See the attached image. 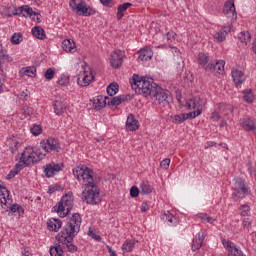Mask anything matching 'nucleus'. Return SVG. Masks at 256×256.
Wrapping results in <instances>:
<instances>
[{
    "instance_id": "f257e3e1",
    "label": "nucleus",
    "mask_w": 256,
    "mask_h": 256,
    "mask_svg": "<svg viewBox=\"0 0 256 256\" xmlns=\"http://www.w3.org/2000/svg\"><path fill=\"white\" fill-rule=\"evenodd\" d=\"M72 171L77 181L82 180L84 187H86L81 194L82 201L87 203V205H99V202L101 201V190L97 186V178L93 176V170L85 165H82L76 166Z\"/></svg>"
},
{
    "instance_id": "f03ea898",
    "label": "nucleus",
    "mask_w": 256,
    "mask_h": 256,
    "mask_svg": "<svg viewBox=\"0 0 256 256\" xmlns=\"http://www.w3.org/2000/svg\"><path fill=\"white\" fill-rule=\"evenodd\" d=\"M130 84L135 93L143 95V97H153L158 105H161V103H169V100H167L169 94L153 82V79L147 80L145 77H139V75L134 74Z\"/></svg>"
},
{
    "instance_id": "7ed1b4c3",
    "label": "nucleus",
    "mask_w": 256,
    "mask_h": 256,
    "mask_svg": "<svg viewBox=\"0 0 256 256\" xmlns=\"http://www.w3.org/2000/svg\"><path fill=\"white\" fill-rule=\"evenodd\" d=\"M81 215L75 213L63 227L62 231L56 235L58 243L67 246L69 253H76L77 246L73 244V238L81 231Z\"/></svg>"
},
{
    "instance_id": "20e7f679",
    "label": "nucleus",
    "mask_w": 256,
    "mask_h": 256,
    "mask_svg": "<svg viewBox=\"0 0 256 256\" xmlns=\"http://www.w3.org/2000/svg\"><path fill=\"white\" fill-rule=\"evenodd\" d=\"M41 159H45V154L41 153L39 150L34 151L31 147H26L21 154L19 163L23 166L35 165V163H39Z\"/></svg>"
},
{
    "instance_id": "39448f33",
    "label": "nucleus",
    "mask_w": 256,
    "mask_h": 256,
    "mask_svg": "<svg viewBox=\"0 0 256 256\" xmlns=\"http://www.w3.org/2000/svg\"><path fill=\"white\" fill-rule=\"evenodd\" d=\"M73 209V194L68 193L62 196L57 206H54V211L60 214V217H67Z\"/></svg>"
},
{
    "instance_id": "423d86ee",
    "label": "nucleus",
    "mask_w": 256,
    "mask_h": 256,
    "mask_svg": "<svg viewBox=\"0 0 256 256\" xmlns=\"http://www.w3.org/2000/svg\"><path fill=\"white\" fill-rule=\"evenodd\" d=\"M250 194L251 190L245 186V180L243 178H236L234 183V192L232 193L233 201L245 199V197Z\"/></svg>"
},
{
    "instance_id": "0eeeda50",
    "label": "nucleus",
    "mask_w": 256,
    "mask_h": 256,
    "mask_svg": "<svg viewBox=\"0 0 256 256\" xmlns=\"http://www.w3.org/2000/svg\"><path fill=\"white\" fill-rule=\"evenodd\" d=\"M40 146L46 153H51L52 151L59 153L61 151V144H59V140L56 138H48L46 140H42L40 142Z\"/></svg>"
},
{
    "instance_id": "6e6552de",
    "label": "nucleus",
    "mask_w": 256,
    "mask_h": 256,
    "mask_svg": "<svg viewBox=\"0 0 256 256\" xmlns=\"http://www.w3.org/2000/svg\"><path fill=\"white\" fill-rule=\"evenodd\" d=\"M125 101H129V96L120 95L112 98L106 96L104 98V104L96 107L97 109H103V107H106V105H108L109 107H111V105L112 107H115L121 105Z\"/></svg>"
},
{
    "instance_id": "1a4fd4ad",
    "label": "nucleus",
    "mask_w": 256,
    "mask_h": 256,
    "mask_svg": "<svg viewBox=\"0 0 256 256\" xmlns=\"http://www.w3.org/2000/svg\"><path fill=\"white\" fill-rule=\"evenodd\" d=\"M93 79H95V76H93L91 68H88V70H84L83 74L78 77L77 83L80 87H89L93 82Z\"/></svg>"
},
{
    "instance_id": "9d476101",
    "label": "nucleus",
    "mask_w": 256,
    "mask_h": 256,
    "mask_svg": "<svg viewBox=\"0 0 256 256\" xmlns=\"http://www.w3.org/2000/svg\"><path fill=\"white\" fill-rule=\"evenodd\" d=\"M223 13L227 19L232 21L237 20V10L235 9V2L226 1L223 8Z\"/></svg>"
},
{
    "instance_id": "9b49d317",
    "label": "nucleus",
    "mask_w": 256,
    "mask_h": 256,
    "mask_svg": "<svg viewBox=\"0 0 256 256\" xmlns=\"http://www.w3.org/2000/svg\"><path fill=\"white\" fill-rule=\"evenodd\" d=\"M63 163H55L51 162L49 164H46L44 166V173L46 177H53L56 173H59V171H63Z\"/></svg>"
},
{
    "instance_id": "f8f14e48",
    "label": "nucleus",
    "mask_w": 256,
    "mask_h": 256,
    "mask_svg": "<svg viewBox=\"0 0 256 256\" xmlns=\"http://www.w3.org/2000/svg\"><path fill=\"white\" fill-rule=\"evenodd\" d=\"M205 71H209L210 73H219V75H221L223 71H225V61L220 60L215 63H208L205 67Z\"/></svg>"
},
{
    "instance_id": "ddd939ff",
    "label": "nucleus",
    "mask_w": 256,
    "mask_h": 256,
    "mask_svg": "<svg viewBox=\"0 0 256 256\" xmlns=\"http://www.w3.org/2000/svg\"><path fill=\"white\" fill-rule=\"evenodd\" d=\"M69 5L75 13H82V15H87V12L89 11L87 6L83 4V0H70Z\"/></svg>"
},
{
    "instance_id": "4468645a",
    "label": "nucleus",
    "mask_w": 256,
    "mask_h": 256,
    "mask_svg": "<svg viewBox=\"0 0 256 256\" xmlns=\"http://www.w3.org/2000/svg\"><path fill=\"white\" fill-rule=\"evenodd\" d=\"M110 63L114 69H119L123 65V52L116 50L110 55Z\"/></svg>"
},
{
    "instance_id": "2eb2a0df",
    "label": "nucleus",
    "mask_w": 256,
    "mask_h": 256,
    "mask_svg": "<svg viewBox=\"0 0 256 256\" xmlns=\"http://www.w3.org/2000/svg\"><path fill=\"white\" fill-rule=\"evenodd\" d=\"M205 237H207V232L205 230L198 232L195 239L192 241V251H199V249H201Z\"/></svg>"
},
{
    "instance_id": "dca6fc26",
    "label": "nucleus",
    "mask_w": 256,
    "mask_h": 256,
    "mask_svg": "<svg viewBox=\"0 0 256 256\" xmlns=\"http://www.w3.org/2000/svg\"><path fill=\"white\" fill-rule=\"evenodd\" d=\"M207 105V100L203 98H194L187 101L188 109H196L203 111V107Z\"/></svg>"
},
{
    "instance_id": "f3484780",
    "label": "nucleus",
    "mask_w": 256,
    "mask_h": 256,
    "mask_svg": "<svg viewBox=\"0 0 256 256\" xmlns=\"http://www.w3.org/2000/svg\"><path fill=\"white\" fill-rule=\"evenodd\" d=\"M240 125L245 131H256V121L253 118L240 119Z\"/></svg>"
},
{
    "instance_id": "a211bd4d",
    "label": "nucleus",
    "mask_w": 256,
    "mask_h": 256,
    "mask_svg": "<svg viewBox=\"0 0 256 256\" xmlns=\"http://www.w3.org/2000/svg\"><path fill=\"white\" fill-rule=\"evenodd\" d=\"M231 75L235 85L237 86L242 85V83L245 81V73L237 68L232 69Z\"/></svg>"
},
{
    "instance_id": "6ab92c4d",
    "label": "nucleus",
    "mask_w": 256,
    "mask_h": 256,
    "mask_svg": "<svg viewBox=\"0 0 256 256\" xmlns=\"http://www.w3.org/2000/svg\"><path fill=\"white\" fill-rule=\"evenodd\" d=\"M13 15H19L22 17H32V15H37L35 11H33V8L29 7V5H24L19 8V10H16L13 12Z\"/></svg>"
},
{
    "instance_id": "aec40b11",
    "label": "nucleus",
    "mask_w": 256,
    "mask_h": 256,
    "mask_svg": "<svg viewBox=\"0 0 256 256\" xmlns=\"http://www.w3.org/2000/svg\"><path fill=\"white\" fill-rule=\"evenodd\" d=\"M126 129L128 131H137V129H139V121L135 119V115H128L126 120Z\"/></svg>"
},
{
    "instance_id": "412c9836",
    "label": "nucleus",
    "mask_w": 256,
    "mask_h": 256,
    "mask_svg": "<svg viewBox=\"0 0 256 256\" xmlns=\"http://www.w3.org/2000/svg\"><path fill=\"white\" fill-rule=\"evenodd\" d=\"M153 57V50L149 47H145L138 51L139 61H149Z\"/></svg>"
},
{
    "instance_id": "4be33fe9",
    "label": "nucleus",
    "mask_w": 256,
    "mask_h": 256,
    "mask_svg": "<svg viewBox=\"0 0 256 256\" xmlns=\"http://www.w3.org/2000/svg\"><path fill=\"white\" fill-rule=\"evenodd\" d=\"M62 49L66 53H75L77 51V47L75 46V41L71 39H66L62 41Z\"/></svg>"
},
{
    "instance_id": "5701e85b",
    "label": "nucleus",
    "mask_w": 256,
    "mask_h": 256,
    "mask_svg": "<svg viewBox=\"0 0 256 256\" xmlns=\"http://www.w3.org/2000/svg\"><path fill=\"white\" fill-rule=\"evenodd\" d=\"M3 61H8V63H11V61H13V58L11 56H9V54H7V50H5L3 48V44H0V71H1V73H5V71L3 70V66L1 65V63H3Z\"/></svg>"
},
{
    "instance_id": "b1692460",
    "label": "nucleus",
    "mask_w": 256,
    "mask_h": 256,
    "mask_svg": "<svg viewBox=\"0 0 256 256\" xmlns=\"http://www.w3.org/2000/svg\"><path fill=\"white\" fill-rule=\"evenodd\" d=\"M62 222L59 219L56 218H50L47 222V228L50 231H54L55 233H57V231H59V229H61L62 226Z\"/></svg>"
},
{
    "instance_id": "393cba45",
    "label": "nucleus",
    "mask_w": 256,
    "mask_h": 256,
    "mask_svg": "<svg viewBox=\"0 0 256 256\" xmlns=\"http://www.w3.org/2000/svg\"><path fill=\"white\" fill-rule=\"evenodd\" d=\"M11 201L9 196V190L7 188L0 186V203L1 205H7Z\"/></svg>"
},
{
    "instance_id": "a878e982",
    "label": "nucleus",
    "mask_w": 256,
    "mask_h": 256,
    "mask_svg": "<svg viewBox=\"0 0 256 256\" xmlns=\"http://www.w3.org/2000/svg\"><path fill=\"white\" fill-rule=\"evenodd\" d=\"M32 35L33 37H35L36 39H40L43 40L45 39L46 35H45V30L41 27V26H35L32 28Z\"/></svg>"
},
{
    "instance_id": "bb28decb",
    "label": "nucleus",
    "mask_w": 256,
    "mask_h": 256,
    "mask_svg": "<svg viewBox=\"0 0 256 256\" xmlns=\"http://www.w3.org/2000/svg\"><path fill=\"white\" fill-rule=\"evenodd\" d=\"M54 113L56 115H63V113H65V110L67 109V106L65 104H63V102L56 100L54 102Z\"/></svg>"
},
{
    "instance_id": "cd10ccee",
    "label": "nucleus",
    "mask_w": 256,
    "mask_h": 256,
    "mask_svg": "<svg viewBox=\"0 0 256 256\" xmlns=\"http://www.w3.org/2000/svg\"><path fill=\"white\" fill-rule=\"evenodd\" d=\"M132 5L133 4H131L129 2H126V3H123L120 6H118V11H117V19H118V21H121V19H123V17H124L123 12L127 11L129 9V7H131Z\"/></svg>"
},
{
    "instance_id": "c85d7f7f",
    "label": "nucleus",
    "mask_w": 256,
    "mask_h": 256,
    "mask_svg": "<svg viewBox=\"0 0 256 256\" xmlns=\"http://www.w3.org/2000/svg\"><path fill=\"white\" fill-rule=\"evenodd\" d=\"M137 243V240H126L122 245V250L126 253H131L133 249H135V245Z\"/></svg>"
},
{
    "instance_id": "c756f323",
    "label": "nucleus",
    "mask_w": 256,
    "mask_h": 256,
    "mask_svg": "<svg viewBox=\"0 0 256 256\" xmlns=\"http://www.w3.org/2000/svg\"><path fill=\"white\" fill-rule=\"evenodd\" d=\"M23 164L21 162H18L13 169L9 172V174L6 176V179H13V177H15V175H17V173H19V171H23Z\"/></svg>"
},
{
    "instance_id": "7c9ffc66",
    "label": "nucleus",
    "mask_w": 256,
    "mask_h": 256,
    "mask_svg": "<svg viewBox=\"0 0 256 256\" xmlns=\"http://www.w3.org/2000/svg\"><path fill=\"white\" fill-rule=\"evenodd\" d=\"M142 195H149V193H153V186L148 182H142L140 184Z\"/></svg>"
},
{
    "instance_id": "2f4dec72",
    "label": "nucleus",
    "mask_w": 256,
    "mask_h": 256,
    "mask_svg": "<svg viewBox=\"0 0 256 256\" xmlns=\"http://www.w3.org/2000/svg\"><path fill=\"white\" fill-rule=\"evenodd\" d=\"M49 253L51 256H63V247L61 244H55V246H51Z\"/></svg>"
},
{
    "instance_id": "473e14b6",
    "label": "nucleus",
    "mask_w": 256,
    "mask_h": 256,
    "mask_svg": "<svg viewBox=\"0 0 256 256\" xmlns=\"http://www.w3.org/2000/svg\"><path fill=\"white\" fill-rule=\"evenodd\" d=\"M198 63L201 67H203V69H205V67H207V65H209V55L205 54V53H199L198 54Z\"/></svg>"
},
{
    "instance_id": "72a5a7b5",
    "label": "nucleus",
    "mask_w": 256,
    "mask_h": 256,
    "mask_svg": "<svg viewBox=\"0 0 256 256\" xmlns=\"http://www.w3.org/2000/svg\"><path fill=\"white\" fill-rule=\"evenodd\" d=\"M107 94L110 97H114V95H117V92L119 91V84L116 82H112L106 89Z\"/></svg>"
},
{
    "instance_id": "f704fd0d",
    "label": "nucleus",
    "mask_w": 256,
    "mask_h": 256,
    "mask_svg": "<svg viewBox=\"0 0 256 256\" xmlns=\"http://www.w3.org/2000/svg\"><path fill=\"white\" fill-rule=\"evenodd\" d=\"M8 143L11 153H15V151H17L19 147H21V143H19V141H17V139L15 138H10L8 140Z\"/></svg>"
},
{
    "instance_id": "c9c22d12",
    "label": "nucleus",
    "mask_w": 256,
    "mask_h": 256,
    "mask_svg": "<svg viewBox=\"0 0 256 256\" xmlns=\"http://www.w3.org/2000/svg\"><path fill=\"white\" fill-rule=\"evenodd\" d=\"M238 39L240 42L244 43V45H247V43L251 42V34L249 32H240Z\"/></svg>"
},
{
    "instance_id": "e433bc0d",
    "label": "nucleus",
    "mask_w": 256,
    "mask_h": 256,
    "mask_svg": "<svg viewBox=\"0 0 256 256\" xmlns=\"http://www.w3.org/2000/svg\"><path fill=\"white\" fill-rule=\"evenodd\" d=\"M20 73L26 75V77H35V73H37V68L35 66L27 67L26 69L23 68Z\"/></svg>"
},
{
    "instance_id": "4c0bfd02",
    "label": "nucleus",
    "mask_w": 256,
    "mask_h": 256,
    "mask_svg": "<svg viewBox=\"0 0 256 256\" xmlns=\"http://www.w3.org/2000/svg\"><path fill=\"white\" fill-rule=\"evenodd\" d=\"M243 100L246 102V103H253V99H254V96H253V90L251 89H246L243 91Z\"/></svg>"
},
{
    "instance_id": "58836bf2",
    "label": "nucleus",
    "mask_w": 256,
    "mask_h": 256,
    "mask_svg": "<svg viewBox=\"0 0 256 256\" xmlns=\"http://www.w3.org/2000/svg\"><path fill=\"white\" fill-rule=\"evenodd\" d=\"M57 85H60L61 87H67V85H69V76L61 74L57 80Z\"/></svg>"
},
{
    "instance_id": "ea45409f",
    "label": "nucleus",
    "mask_w": 256,
    "mask_h": 256,
    "mask_svg": "<svg viewBox=\"0 0 256 256\" xmlns=\"http://www.w3.org/2000/svg\"><path fill=\"white\" fill-rule=\"evenodd\" d=\"M30 131H31L32 135H34L35 137H39V135H41V133H43V127L39 124H34L30 128Z\"/></svg>"
},
{
    "instance_id": "a19ab883",
    "label": "nucleus",
    "mask_w": 256,
    "mask_h": 256,
    "mask_svg": "<svg viewBox=\"0 0 256 256\" xmlns=\"http://www.w3.org/2000/svg\"><path fill=\"white\" fill-rule=\"evenodd\" d=\"M10 210L12 213H18V215H23L25 213V209H23V206L19 204L11 205Z\"/></svg>"
},
{
    "instance_id": "79ce46f5",
    "label": "nucleus",
    "mask_w": 256,
    "mask_h": 256,
    "mask_svg": "<svg viewBox=\"0 0 256 256\" xmlns=\"http://www.w3.org/2000/svg\"><path fill=\"white\" fill-rule=\"evenodd\" d=\"M10 41L13 45H19V43L23 41V35H21V33H14Z\"/></svg>"
},
{
    "instance_id": "37998d69",
    "label": "nucleus",
    "mask_w": 256,
    "mask_h": 256,
    "mask_svg": "<svg viewBox=\"0 0 256 256\" xmlns=\"http://www.w3.org/2000/svg\"><path fill=\"white\" fill-rule=\"evenodd\" d=\"M201 113H202V110L198 108V110H195L189 113H184V115L186 116V120H187V119H195V117H199Z\"/></svg>"
},
{
    "instance_id": "c03bdc74",
    "label": "nucleus",
    "mask_w": 256,
    "mask_h": 256,
    "mask_svg": "<svg viewBox=\"0 0 256 256\" xmlns=\"http://www.w3.org/2000/svg\"><path fill=\"white\" fill-rule=\"evenodd\" d=\"M225 37H227V35L225 32H223V30H220L214 34V39H216V41L219 43H223V41H225Z\"/></svg>"
},
{
    "instance_id": "a18cd8bd",
    "label": "nucleus",
    "mask_w": 256,
    "mask_h": 256,
    "mask_svg": "<svg viewBox=\"0 0 256 256\" xmlns=\"http://www.w3.org/2000/svg\"><path fill=\"white\" fill-rule=\"evenodd\" d=\"M44 77L45 79H47L48 81H51V79H53V77H55V69L53 68H48L46 70V72L44 73Z\"/></svg>"
},
{
    "instance_id": "49530a36",
    "label": "nucleus",
    "mask_w": 256,
    "mask_h": 256,
    "mask_svg": "<svg viewBox=\"0 0 256 256\" xmlns=\"http://www.w3.org/2000/svg\"><path fill=\"white\" fill-rule=\"evenodd\" d=\"M183 121H187L185 113L174 116L173 123H176V125H179V123H183Z\"/></svg>"
},
{
    "instance_id": "de8ad7c7",
    "label": "nucleus",
    "mask_w": 256,
    "mask_h": 256,
    "mask_svg": "<svg viewBox=\"0 0 256 256\" xmlns=\"http://www.w3.org/2000/svg\"><path fill=\"white\" fill-rule=\"evenodd\" d=\"M22 111H23V115H25V117H31V115H33V113H34L33 107H30L27 105H25L23 107Z\"/></svg>"
},
{
    "instance_id": "09e8293b",
    "label": "nucleus",
    "mask_w": 256,
    "mask_h": 256,
    "mask_svg": "<svg viewBox=\"0 0 256 256\" xmlns=\"http://www.w3.org/2000/svg\"><path fill=\"white\" fill-rule=\"evenodd\" d=\"M30 95H31V92L25 89L18 95V98L21 99L22 101H28Z\"/></svg>"
},
{
    "instance_id": "8fccbe9b",
    "label": "nucleus",
    "mask_w": 256,
    "mask_h": 256,
    "mask_svg": "<svg viewBox=\"0 0 256 256\" xmlns=\"http://www.w3.org/2000/svg\"><path fill=\"white\" fill-rule=\"evenodd\" d=\"M163 221H168V223H173V220L175 219V216L171 214V212L164 213L162 215Z\"/></svg>"
},
{
    "instance_id": "3c124183",
    "label": "nucleus",
    "mask_w": 256,
    "mask_h": 256,
    "mask_svg": "<svg viewBox=\"0 0 256 256\" xmlns=\"http://www.w3.org/2000/svg\"><path fill=\"white\" fill-rule=\"evenodd\" d=\"M222 245L224 246L225 249H228L230 253L231 249L236 247L235 244L229 240H223Z\"/></svg>"
},
{
    "instance_id": "603ef678",
    "label": "nucleus",
    "mask_w": 256,
    "mask_h": 256,
    "mask_svg": "<svg viewBox=\"0 0 256 256\" xmlns=\"http://www.w3.org/2000/svg\"><path fill=\"white\" fill-rule=\"evenodd\" d=\"M240 211L241 212V215L242 217H247L249 215V211H251V209L249 208V205H241L240 206Z\"/></svg>"
},
{
    "instance_id": "864d4df0",
    "label": "nucleus",
    "mask_w": 256,
    "mask_h": 256,
    "mask_svg": "<svg viewBox=\"0 0 256 256\" xmlns=\"http://www.w3.org/2000/svg\"><path fill=\"white\" fill-rule=\"evenodd\" d=\"M87 235L88 237L95 239V241H101V236L97 235L91 228H89Z\"/></svg>"
},
{
    "instance_id": "5fc2aeb1",
    "label": "nucleus",
    "mask_w": 256,
    "mask_h": 256,
    "mask_svg": "<svg viewBox=\"0 0 256 256\" xmlns=\"http://www.w3.org/2000/svg\"><path fill=\"white\" fill-rule=\"evenodd\" d=\"M169 165H171V159L169 158H165L160 163V167H162V169H169Z\"/></svg>"
},
{
    "instance_id": "6e6d98bb",
    "label": "nucleus",
    "mask_w": 256,
    "mask_h": 256,
    "mask_svg": "<svg viewBox=\"0 0 256 256\" xmlns=\"http://www.w3.org/2000/svg\"><path fill=\"white\" fill-rule=\"evenodd\" d=\"M243 252L235 246L234 248L231 249L230 255L229 256H242Z\"/></svg>"
},
{
    "instance_id": "4d7b16f0",
    "label": "nucleus",
    "mask_w": 256,
    "mask_h": 256,
    "mask_svg": "<svg viewBox=\"0 0 256 256\" xmlns=\"http://www.w3.org/2000/svg\"><path fill=\"white\" fill-rule=\"evenodd\" d=\"M218 109H220V111H225V109H228V111L233 112V106L227 105V104H225V103H220V104L218 105Z\"/></svg>"
},
{
    "instance_id": "13d9d810",
    "label": "nucleus",
    "mask_w": 256,
    "mask_h": 256,
    "mask_svg": "<svg viewBox=\"0 0 256 256\" xmlns=\"http://www.w3.org/2000/svg\"><path fill=\"white\" fill-rule=\"evenodd\" d=\"M60 189H61L60 185L54 184V185L49 186L48 193L50 195H53V193H55V191H59Z\"/></svg>"
},
{
    "instance_id": "bf43d9fd",
    "label": "nucleus",
    "mask_w": 256,
    "mask_h": 256,
    "mask_svg": "<svg viewBox=\"0 0 256 256\" xmlns=\"http://www.w3.org/2000/svg\"><path fill=\"white\" fill-rule=\"evenodd\" d=\"M130 195L131 197H139V188L137 186H132L130 189Z\"/></svg>"
},
{
    "instance_id": "052dcab7",
    "label": "nucleus",
    "mask_w": 256,
    "mask_h": 256,
    "mask_svg": "<svg viewBox=\"0 0 256 256\" xmlns=\"http://www.w3.org/2000/svg\"><path fill=\"white\" fill-rule=\"evenodd\" d=\"M175 35H177L175 32L170 31L164 36V39H166V41H173V39H175Z\"/></svg>"
},
{
    "instance_id": "680f3d73",
    "label": "nucleus",
    "mask_w": 256,
    "mask_h": 256,
    "mask_svg": "<svg viewBox=\"0 0 256 256\" xmlns=\"http://www.w3.org/2000/svg\"><path fill=\"white\" fill-rule=\"evenodd\" d=\"M94 105H95V109H97V111H99L100 109H98L97 107H101V105H105V99L98 98L97 100H95Z\"/></svg>"
},
{
    "instance_id": "e2e57ef3",
    "label": "nucleus",
    "mask_w": 256,
    "mask_h": 256,
    "mask_svg": "<svg viewBox=\"0 0 256 256\" xmlns=\"http://www.w3.org/2000/svg\"><path fill=\"white\" fill-rule=\"evenodd\" d=\"M221 31L224 34L229 35V33H231V24H226L225 26H223Z\"/></svg>"
},
{
    "instance_id": "0e129e2a",
    "label": "nucleus",
    "mask_w": 256,
    "mask_h": 256,
    "mask_svg": "<svg viewBox=\"0 0 256 256\" xmlns=\"http://www.w3.org/2000/svg\"><path fill=\"white\" fill-rule=\"evenodd\" d=\"M210 119H212L213 121H219V119H221V116L217 112H212L210 115Z\"/></svg>"
},
{
    "instance_id": "69168bd1",
    "label": "nucleus",
    "mask_w": 256,
    "mask_h": 256,
    "mask_svg": "<svg viewBox=\"0 0 256 256\" xmlns=\"http://www.w3.org/2000/svg\"><path fill=\"white\" fill-rule=\"evenodd\" d=\"M146 211H149V204L147 202H143L141 205V212L146 213Z\"/></svg>"
},
{
    "instance_id": "338daca9",
    "label": "nucleus",
    "mask_w": 256,
    "mask_h": 256,
    "mask_svg": "<svg viewBox=\"0 0 256 256\" xmlns=\"http://www.w3.org/2000/svg\"><path fill=\"white\" fill-rule=\"evenodd\" d=\"M198 217H199V219H201L202 223H205V221H207L208 216L205 213H200V214H198Z\"/></svg>"
},
{
    "instance_id": "774afa93",
    "label": "nucleus",
    "mask_w": 256,
    "mask_h": 256,
    "mask_svg": "<svg viewBox=\"0 0 256 256\" xmlns=\"http://www.w3.org/2000/svg\"><path fill=\"white\" fill-rule=\"evenodd\" d=\"M214 221H215V220H214L213 217L208 216V217H206V221H205L204 223H211V224H213Z\"/></svg>"
}]
</instances>
